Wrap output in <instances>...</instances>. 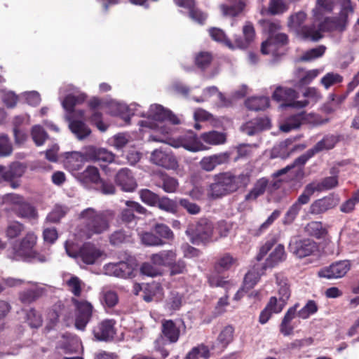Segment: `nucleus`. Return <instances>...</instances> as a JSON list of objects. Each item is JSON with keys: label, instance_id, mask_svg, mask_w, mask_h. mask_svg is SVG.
<instances>
[{"label": "nucleus", "instance_id": "f257e3e1", "mask_svg": "<svg viewBox=\"0 0 359 359\" xmlns=\"http://www.w3.org/2000/svg\"><path fill=\"white\" fill-rule=\"evenodd\" d=\"M118 112L121 115H139L145 117L146 119L140 121V127L148 128L159 132L157 137H165L171 133L172 129L167 126L164 123L168 120L173 124H179L180 120L177 116L166 110L160 104H151L147 112H143L140 110V106L137 103H132L127 105L124 103H118L117 104Z\"/></svg>", "mask_w": 359, "mask_h": 359}, {"label": "nucleus", "instance_id": "f03ea898", "mask_svg": "<svg viewBox=\"0 0 359 359\" xmlns=\"http://www.w3.org/2000/svg\"><path fill=\"white\" fill-rule=\"evenodd\" d=\"M249 182V177L245 174L233 175L229 172L221 173L214 177V182L210 183L206 189L208 199H217L230 193L234 192Z\"/></svg>", "mask_w": 359, "mask_h": 359}, {"label": "nucleus", "instance_id": "7ed1b4c3", "mask_svg": "<svg viewBox=\"0 0 359 359\" xmlns=\"http://www.w3.org/2000/svg\"><path fill=\"white\" fill-rule=\"evenodd\" d=\"M83 222L82 232L86 238H90L94 235L102 234L107 231L110 222L114 218V212L111 210L97 211L88 208L83 210L79 215Z\"/></svg>", "mask_w": 359, "mask_h": 359}, {"label": "nucleus", "instance_id": "20e7f679", "mask_svg": "<svg viewBox=\"0 0 359 359\" xmlns=\"http://www.w3.org/2000/svg\"><path fill=\"white\" fill-rule=\"evenodd\" d=\"M209 34L214 41L222 43L231 50L236 48L241 49L248 48L253 41L255 36L254 27L252 24L249 22H247L243 27L244 38L236 37L234 40V43L231 42L221 29L215 27L211 28L209 29Z\"/></svg>", "mask_w": 359, "mask_h": 359}, {"label": "nucleus", "instance_id": "39448f33", "mask_svg": "<svg viewBox=\"0 0 359 359\" xmlns=\"http://www.w3.org/2000/svg\"><path fill=\"white\" fill-rule=\"evenodd\" d=\"M149 141L166 143L175 148L183 147L186 150L191 152H197L207 149V147L203 144L201 139L192 131L188 132L177 139L171 138L167 135L165 137L150 135Z\"/></svg>", "mask_w": 359, "mask_h": 359}, {"label": "nucleus", "instance_id": "423d86ee", "mask_svg": "<svg viewBox=\"0 0 359 359\" xmlns=\"http://www.w3.org/2000/svg\"><path fill=\"white\" fill-rule=\"evenodd\" d=\"M65 247L67 254L76 259L79 264L81 262L88 265L94 264L104 255L103 251L90 243L83 244L79 251L74 250L73 245L69 244L68 241L65 243Z\"/></svg>", "mask_w": 359, "mask_h": 359}, {"label": "nucleus", "instance_id": "0eeeda50", "mask_svg": "<svg viewBox=\"0 0 359 359\" xmlns=\"http://www.w3.org/2000/svg\"><path fill=\"white\" fill-rule=\"evenodd\" d=\"M213 233L212 224L207 219H201L195 225H190L186 230L192 243L208 241Z\"/></svg>", "mask_w": 359, "mask_h": 359}, {"label": "nucleus", "instance_id": "6e6552de", "mask_svg": "<svg viewBox=\"0 0 359 359\" xmlns=\"http://www.w3.org/2000/svg\"><path fill=\"white\" fill-rule=\"evenodd\" d=\"M299 97V93L294 89L290 88H283L278 86L276 88L273 93L272 97L276 101L285 102V107H292L294 109H302L306 107L309 101L297 100Z\"/></svg>", "mask_w": 359, "mask_h": 359}, {"label": "nucleus", "instance_id": "1a4fd4ad", "mask_svg": "<svg viewBox=\"0 0 359 359\" xmlns=\"http://www.w3.org/2000/svg\"><path fill=\"white\" fill-rule=\"evenodd\" d=\"M72 302L76 307L75 327L83 331L91 318L93 306L87 301H79L75 298H72Z\"/></svg>", "mask_w": 359, "mask_h": 359}, {"label": "nucleus", "instance_id": "9d476101", "mask_svg": "<svg viewBox=\"0 0 359 359\" xmlns=\"http://www.w3.org/2000/svg\"><path fill=\"white\" fill-rule=\"evenodd\" d=\"M317 250L316 243L310 239L294 237L289 243V250L299 258L311 255Z\"/></svg>", "mask_w": 359, "mask_h": 359}, {"label": "nucleus", "instance_id": "9b49d317", "mask_svg": "<svg viewBox=\"0 0 359 359\" xmlns=\"http://www.w3.org/2000/svg\"><path fill=\"white\" fill-rule=\"evenodd\" d=\"M351 269V264L348 260L336 262L328 266L321 269L318 276L327 279H337L344 277Z\"/></svg>", "mask_w": 359, "mask_h": 359}, {"label": "nucleus", "instance_id": "f8f14e48", "mask_svg": "<svg viewBox=\"0 0 359 359\" xmlns=\"http://www.w3.org/2000/svg\"><path fill=\"white\" fill-rule=\"evenodd\" d=\"M85 161L93 162L111 163L115 155L107 149L95 146H87L83 148Z\"/></svg>", "mask_w": 359, "mask_h": 359}, {"label": "nucleus", "instance_id": "ddd939ff", "mask_svg": "<svg viewBox=\"0 0 359 359\" xmlns=\"http://www.w3.org/2000/svg\"><path fill=\"white\" fill-rule=\"evenodd\" d=\"M337 2L340 6V11L339 16L332 20V27L343 31L348 25L349 15L353 13L354 6L351 0H337Z\"/></svg>", "mask_w": 359, "mask_h": 359}, {"label": "nucleus", "instance_id": "4468645a", "mask_svg": "<svg viewBox=\"0 0 359 359\" xmlns=\"http://www.w3.org/2000/svg\"><path fill=\"white\" fill-rule=\"evenodd\" d=\"M116 322L111 319H106L99 323L93 328V334L99 341H110L116 334Z\"/></svg>", "mask_w": 359, "mask_h": 359}, {"label": "nucleus", "instance_id": "2eb2a0df", "mask_svg": "<svg viewBox=\"0 0 359 359\" xmlns=\"http://www.w3.org/2000/svg\"><path fill=\"white\" fill-rule=\"evenodd\" d=\"M104 273L108 276H113L122 278L132 277L134 271L133 264L126 262L109 263L104 267Z\"/></svg>", "mask_w": 359, "mask_h": 359}, {"label": "nucleus", "instance_id": "dca6fc26", "mask_svg": "<svg viewBox=\"0 0 359 359\" xmlns=\"http://www.w3.org/2000/svg\"><path fill=\"white\" fill-rule=\"evenodd\" d=\"M150 161L159 166L167 169H175L178 164L175 157L162 149H157L152 151Z\"/></svg>", "mask_w": 359, "mask_h": 359}, {"label": "nucleus", "instance_id": "f3484780", "mask_svg": "<svg viewBox=\"0 0 359 359\" xmlns=\"http://www.w3.org/2000/svg\"><path fill=\"white\" fill-rule=\"evenodd\" d=\"M339 200L337 197L330 195L316 200L310 206L309 212L313 215L325 213L338 205Z\"/></svg>", "mask_w": 359, "mask_h": 359}, {"label": "nucleus", "instance_id": "a211bd4d", "mask_svg": "<svg viewBox=\"0 0 359 359\" xmlns=\"http://www.w3.org/2000/svg\"><path fill=\"white\" fill-rule=\"evenodd\" d=\"M287 36L283 33H276L269 36L268 39L262 43L261 52L264 55L274 54L278 46L287 43Z\"/></svg>", "mask_w": 359, "mask_h": 359}, {"label": "nucleus", "instance_id": "6ab92c4d", "mask_svg": "<svg viewBox=\"0 0 359 359\" xmlns=\"http://www.w3.org/2000/svg\"><path fill=\"white\" fill-rule=\"evenodd\" d=\"M115 181L124 191H133L137 185L131 171L128 168L121 169L116 175Z\"/></svg>", "mask_w": 359, "mask_h": 359}, {"label": "nucleus", "instance_id": "aec40b11", "mask_svg": "<svg viewBox=\"0 0 359 359\" xmlns=\"http://www.w3.org/2000/svg\"><path fill=\"white\" fill-rule=\"evenodd\" d=\"M318 20L315 18L314 22L310 25H304L299 31L297 36L311 41H318L323 38V25L321 23L316 24Z\"/></svg>", "mask_w": 359, "mask_h": 359}, {"label": "nucleus", "instance_id": "412c9836", "mask_svg": "<svg viewBox=\"0 0 359 359\" xmlns=\"http://www.w3.org/2000/svg\"><path fill=\"white\" fill-rule=\"evenodd\" d=\"M270 128V120L267 117L255 118L245 123L241 128V130L248 135H254L256 133Z\"/></svg>", "mask_w": 359, "mask_h": 359}, {"label": "nucleus", "instance_id": "4be33fe9", "mask_svg": "<svg viewBox=\"0 0 359 359\" xmlns=\"http://www.w3.org/2000/svg\"><path fill=\"white\" fill-rule=\"evenodd\" d=\"M228 158L229 156L226 153L205 156L199 161V166L205 172H211L217 165L224 163Z\"/></svg>", "mask_w": 359, "mask_h": 359}, {"label": "nucleus", "instance_id": "5701e85b", "mask_svg": "<svg viewBox=\"0 0 359 359\" xmlns=\"http://www.w3.org/2000/svg\"><path fill=\"white\" fill-rule=\"evenodd\" d=\"M177 252L175 250H162L151 255V262L156 266H169L176 260Z\"/></svg>", "mask_w": 359, "mask_h": 359}, {"label": "nucleus", "instance_id": "b1692460", "mask_svg": "<svg viewBox=\"0 0 359 359\" xmlns=\"http://www.w3.org/2000/svg\"><path fill=\"white\" fill-rule=\"evenodd\" d=\"M127 206L124 208L121 215L120 219L122 222L126 224H130L135 219L134 212L144 214L146 212V209L137 202L128 201L126 202Z\"/></svg>", "mask_w": 359, "mask_h": 359}, {"label": "nucleus", "instance_id": "393cba45", "mask_svg": "<svg viewBox=\"0 0 359 359\" xmlns=\"http://www.w3.org/2000/svg\"><path fill=\"white\" fill-rule=\"evenodd\" d=\"M298 307L299 304L297 303L293 306L289 308L282 320L280 325V332L284 336H289L293 332L294 326L292 325V320L297 315V309Z\"/></svg>", "mask_w": 359, "mask_h": 359}, {"label": "nucleus", "instance_id": "a878e982", "mask_svg": "<svg viewBox=\"0 0 359 359\" xmlns=\"http://www.w3.org/2000/svg\"><path fill=\"white\" fill-rule=\"evenodd\" d=\"M176 5L189 10V17L199 24H203L207 18V15L201 11L194 8V0H174Z\"/></svg>", "mask_w": 359, "mask_h": 359}, {"label": "nucleus", "instance_id": "bb28decb", "mask_svg": "<svg viewBox=\"0 0 359 359\" xmlns=\"http://www.w3.org/2000/svg\"><path fill=\"white\" fill-rule=\"evenodd\" d=\"M162 334L170 343H176L180 337V327L172 320H165L162 323Z\"/></svg>", "mask_w": 359, "mask_h": 359}, {"label": "nucleus", "instance_id": "cd10ccee", "mask_svg": "<svg viewBox=\"0 0 359 359\" xmlns=\"http://www.w3.org/2000/svg\"><path fill=\"white\" fill-rule=\"evenodd\" d=\"M45 293V288L36 285L35 283L32 284V286L20 294V299L23 303H31Z\"/></svg>", "mask_w": 359, "mask_h": 359}, {"label": "nucleus", "instance_id": "c85d7f7f", "mask_svg": "<svg viewBox=\"0 0 359 359\" xmlns=\"http://www.w3.org/2000/svg\"><path fill=\"white\" fill-rule=\"evenodd\" d=\"M25 171V167L19 162L12 163L8 167L4 166L6 182H11L21 177Z\"/></svg>", "mask_w": 359, "mask_h": 359}, {"label": "nucleus", "instance_id": "c756f323", "mask_svg": "<svg viewBox=\"0 0 359 359\" xmlns=\"http://www.w3.org/2000/svg\"><path fill=\"white\" fill-rule=\"evenodd\" d=\"M200 139L203 144L205 143L209 145H219L222 144L226 142V137L224 133L211 130L202 133L200 136Z\"/></svg>", "mask_w": 359, "mask_h": 359}, {"label": "nucleus", "instance_id": "7c9ffc66", "mask_svg": "<svg viewBox=\"0 0 359 359\" xmlns=\"http://www.w3.org/2000/svg\"><path fill=\"white\" fill-rule=\"evenodd\" d=\"M306 18L307 15L305 12L302 11H298L289 16L287 20V26L290 29L294 32L297 36V34L299 33V31L303 27V23L306 20Z\"/></svg>", "mask_w": 359, "mask_h": 359}, {"label": "nucleus", "instance_id": "2f4dec72", "mask_svg": "<svg viewBox=\"0 0 359 359\" xmlns=\"http://www.w3.org/2000/svg\"><path fill=\"white\" fill-rule=\"evenodd\" d=\"M36 238L34 233H27L20 243L18 253L20 256H29L36 243Z\"/></svg>", "mask_w": 359, "mask_h": 359}, {"label": "nucleus", "instance_id": "473e14b6", "mask_svg": "<svg viewBox=\"0 0 359 359\" xmlns=\"http://www.w3.org/2000/svg\"><path fill=\"white\" fill-rule=\"evenodd\" d=\"M286 258V253L283 245L278 244L269 254L266 259V267H273Z\"/></svg>", "mask_w": 359, "mask_h": 359}, {"label": "nucleus", "instance_id": "72a5a7b5", "mask_svg": "<svg viewBox=\"0 0 359 359\" xmlns=\"http://www.w3.org/2000/svg\"><path fill=\"white\" fill-rule=\"evenodd\" d=\"M311 184L318 192L330 190L338 186V176L337 175H334L326 177L319 182H312Z\"/></svg>", "mask_w": 359, "mask_h": 359}, {"label": "nucleus", "instance_id": "f704fd0d", "mask_svg": "<svg viewBox=\"0 0 359 359\" xmlns=\"http://www.w3.org/2000/svg\"><path fill=\"white\" fill-rule=\"evenodd\" d=\"M304 112L292 115L287 117L283 123L280 125L281 131L288 133L292 130L297 129L303 123Z\"/></svg>", "mask_w": 359, "mask_h": 359}, {"label": "nucleus", "instance_id": "c9c22d12", "mask_svg": "<svg viewBox=\"0 0 359 359\" xmlns=\"http://www.w3.org/2000/svg\"><path fill=\"white\" fill-rule=\"evenodd\" d=\"M85 160L83 149L81 152H72L66 157L65 165L69 170H78L81 168L83 161Z\"/></svg>", "mask_w": 359, "mask_h": 359}, {"label": "nucleus", "instance_id": "e433bc0d", "mask_svg": "<svg viewBox=\"0 0 359 359\" xmlns=\"http://www.w3.org/2000/svg\"><path fill=\"white\" fill-rule=\"evenodd\" d=\"M334 8L333 0H316V4L312 13L316 20H320L324 13L332 11Z\"/></svg>", "mask_w": 359, "mask_h": 359}, {"label": "nucleus", "instance_id": "4c0bfd02", "mask_svg": "<svg viewBox=\"0 0 359 359\" xmlns=\"http://www.w3.org/2000/svg\"><path fill=\"white\" fill-rule=\"evenodd\" d=\"M245 3L243 0H229V5H222V12L225 16H236L244 8Z\"/></svg>", "mask_w": 359, "mask_h": 359}, {"label": "nucleus", "instance_id": "58836bf2", "mask_svg": "<svg viewBox=\"0 0 359 359\" xmlns=\"http://www.w3.org/2000/svg\"><path fill=\"white\" fill-rule=\"evenodd\" d=\"M78 179L86 185L89 183H96L100 179L98 169L95 166H88L83 172L79 175Z\"/></svg>", "mask_w": 359, "mask_h": 359}, {"label": "nucleus", "instance_id": "ea45409f", "mask_svg": "<svg viewBox=\"0 0 359 359\" xmlns=\"http://www.w3.org/2000/svg\"><path fill=\"white\" fill-rule=\"evenodd\" d=\"M69 127L71 131L76 136L79 140H83L88 137L91 131L90 128L80 121H70Z\"/></svg>", "mask_w": 359, "mask_h": 359}, {"label": "nucleus", "instance_id": "a19ab883", "mask_svg": "<svg viewBox=\"0 0 359 359\" xmlns=\"http://www.w3.org/2000/svg\"><path fill=\"white\" fill-rule=\"evenodd\" d=\"M234 328L231 325L224 327L219 334L217 339V344L222 350L226 348V346L233 339Z\"/></svg>", "mask_w": 359, "mask_h": 359}, {"label": "nucleus", "instance_id": "79ce46f5", "mask_svg": "<svg viewBox=\"0 0 359 359\" xmlns=\"http://www.w3.org/2000/svg\"><path fill=\"white\" fill-rule=\"evenodd\" d=\"M267 185V180L264 178L259 179L255 183L252 189L245 196V201H255L259 196L264 194Z\"/></svg>", "mask_w": 359, "mask_h": 359}, {"label": "nucleus", "instance_id": "37998d69", "mask_svg": "<svg viewBox=\"0 0 359 359\" xmlns=\"http://www.w3.org/2000/svg\"><path fill=\"white\" fill-rule=\"evenodd\" d=\"M245 105L250 110H264L269 106V99L264 96L252 97L245 101Z\"/></svg>", "mask_w": 359, "mask_h": 359}, {"label": "nucleus", "instance_id": "c03bdc74", "mask_svg": "<svg viewBox=\"0 0 359 359\" xmlns=\"http://www.w3.org/2000/svg\"><path fill=\"white\" fill-rule=\"evenodd\" d=\"M23 199V197L20 195L8 194L2 197V204L6 205V210L7 211L14 212Z\"/></svg>", "mask_w": 359, "mask_h": 359}, {"label": "nucleus", "instance_id": "a18cd8bd", "mask_svg": "<svg viewBox=\"0 0 359 359\" xmlns=\"http://www.w3.org/2000/svg\"><path fill=\"white\" fill-rule=\"evenodd\" d=\"M320 71L319 69H311L305 71L302 69H298L296 71V75L299 78V86H304L310 83L313 79L318 76Z\"/></svg>", "mask_w": 359, "mask_h": 359}, {"label": "nucleus", "instance_id": "49530a36", "mask_svg": "<svg viewBox=\"0 0 359 359\" xmlns=\"http://www.w3.org/2000/svg\"><path fill=\"white\" fill-rule=\"evenodd\" d=\"M100 300L104 305L111 308L118 303V298L115 291L105 287L102 290Z\"/></svg>", "mask_w": 359, "mask_h": 359}, {"label": "nucleus", "instance_id": "de8ad7c7", "mask_svg": "<svg viewBox=\"0 0 359 359\" xmlns=\"http://www.w3.org/2000/svg\"><path fill=\"white\" fill-rule=\"evenodd\" d=\"M14 213L20 217L25 218H32L37 217V213L35 209L27 203L24 199L18 208L15 210Z\"/></svg>", "mask_w": 359, "mask_h": 359}, {"label": "nucleus", "instance_id": "09e8293b", "mask_svg": "<svg viewBox=\"0 0 359 359\" xmlns=\"http://www.w3.org/2000/svg\"><path fill=\"white\" fill-rule=\"evenodd\" d=\"M337 142V139L334 135H326L323 140L318 142L312 148L314 152L318 153L323 150H328L332 149Z\"/></svg>", "mask_w": 359, "mask_h": 359}, {"label": "nucleus", "instance_id": "8fccbe9b", "mask_svg": "<svg viewBox=\"0 0 359 359\" xmlns=\"http://www.w3.org/2000/svg\"><path fill=\"white\" fill-rule=\"evenodd\" d=\"M86 95L83 93L79 94L78 96H74L69 94L62 101V104L64 109L68 111H72L75 105L83 102L86 100Z\"/></svg>", "mask_w": 359, "mask_h": 359}, {"label": "nucleus", "instance_id": "3c124183", "mask_svg": "<svg viewBox=\"0 0 359 359\" xmlns=\"http://www.w3.org/2000/svg\"><path fill=\"white\" fill-rule=\"evenodd\" d=\"M343 81V76L338 73L328 72L320 79V83L328 90L331 86L339 84Z\"/></svg>", "mask_w": 359, "mask_h": 359}, {"label": "nucleus", "instance_id": "603ef678", "mask_svg": "<svg viewBox=\"0 0 359 359\" xmlns=\"http://www.w3.org/2000/svg\"><path fill=\"white\" fill-rule=\"evenodd\" d=\"M142 243L147 246H161L165 242L151 232H143L140 234Z\"/></svg>", "mask_w": 359, "mask_h": 359}, {"label": "nucleus", "instance_id": "864d4df0", "mask_svg": "<svg viewBox=\"0 0 359 359\" xmlns=\"http://www.w3.org/2000/svg\"><path fill=\"white\" fill-rule=\"evenodd\" d=\"M278 284V294L280 299L286 303L290 297V290L287 284V280L279 276L276 277Z\"/></svg>", "mask_w": 359, "mask_h": 359}, {"label": "nucleus", "instance_id": "5fc2aeb1", "mask_svg": "<svg viewBox=\"0 0 359 359\" xmlns=\"http://www.w3.org/2000/svg\"><path fill=\"white\" fill-rule=\"evenodd\" d=\"M31 135L36 146H41L48 138V135L44 129L39 125L32 127Z\"/></svg>", "mask_w": 359, "mask_h": 359}, {"label": "nucleus", "instance_id": "6e6d98bb", "mask_svg": "<svg viewBox=\"0 0 359 359\" xmlns=\"http://www.w3.org/2000/svg\"><path fill=\"white\" fill-rule=\"evenodd\" d=\"M289 8L285 0H270L269 11L272 15H280L286 12Z\"/></svg>", "mask_w": 359, "mask_h": 359}, {"label": "nucleus", "instance_id": "4d7b16f0", "mask_svg": "<svg viewBox=\"0 0 359 359\" xmlns=\"http://www.w3.org/2000/svg\"><path fill=\"white\" fill-rule=\"evenodd\" d=\"M66 284L69 290L74 294V295L76 297L81 295L83 283L79 278L76 276H71L70 278L66 280Z\"/></svg>", "mask_w": 359, "mask_h": 359}, {"label": "nucleus", "instance_id": "13d9d810", "mask_svg": "<svg viewBox=\"0 0 359 359\" xmlns=\"http://www.w3.org/2000/svg\"><path fill=\"white\" fill-rule=\"evenodd\" d=\"M326 50V47L320 45L316 48L306 51L301 57L302 61H311L321 57Z\"/></svg>", "mask_w": 359, "mask_h": 359}, {"label": "nucleus", "instance_id": "bf43d9fd", "mask_svg": "<svg viewBox=\"0 0 359 359\" xmlns=\"http://www.w3.org/2000/svg\"><path fill=\"white\" fill-rule=\"evenodd\" d=\"M281 212L278 210H274L270 216L255 231V236H260L265 232L272 224L280 217Z\"/></svg>", "mask_w": 359, "mask_h": 359}, {"label": "nucleus", "instance_id": "052dcab7", "mask_svg": "<svg viewBox=\"0 0 359 359\" xmlns=\"http://www.w3.org/2000/svg\"><path fill=\"white\" fill-rule=\"evenodd\" d=\"M24 231L22 224L17 221L10 222L6 229V235L9 238H14L18 236Z\"/></svg>", "mask_w": 359, "mask_h": 359}, {"label": "nucleus", "instance_id": "680f3d73", "mask_svg": "<svg viewBox=\"0 0 359 359\" xmlns=\"http://www.w3.org/2000/svg\"><path fill=\"white\" fill-rule=\"evenodd\" d=\"M178 186V181L175 178L166 175L163 176L161 184L159 185L167 193L175 192Z\"/></svg>", "mask_w": 359, "mask_h": 359}, {"label": "nucleus", "instance_id": "e2e57ef3", "mask_svg": "<svg viewBox=\"0 0 359 359\" xmlns=\"http://www.w3.org/2000/svg\"><path fill=\"white\" fill-rule=\"evenodd\" d=\"M68 211V208L65 206L55 205L53 210L48 215L46 221L50 222H57L63 217Z\"/></svg>", "mask_w": 359, "mask_h": 359}, {"label": "nucleus", "instance_id": "0e129e2a", "mask_svg": "<svg viewBox=\"0 0 359 359\" xmlns=\"http://www.w3.org/2000/svg\"><path fill=\"white\" fill-rule=\"evenodd\" d=\"M318 311V306L316 303L313 300H309L307 302L306 305L300 309L298 313H297V316L302 318L306 319L311 315L314 314Z\"/></svg>", "mask_w": 359, "mask_h": 359}, {"label": "nucleus", "instance_id": "69168bd1", "mask_svg": "<svg viewBox=\"0 0 359 359\" xmlns=\"http://www.w3.org/2000/svg\"><path fill=\"white\" fill-rule=\"evenodd\" d=\"M140 196L142 202L150 205H156L158 201V196L149 189H142Z\"/></svg>", "mask_w": 359, "mask_h": 359}, {"label": "nucleus", "instance_id": "338daca9", "mask_svg": "<svg viewBox=\"0 0 359 359\" xmlns=\"http://www.w3.org/2000/svg\"><path fill=\"white\" fill-rule=\"evenodd\" d=\"M261 275L256 269L248 271L244 278V288L247 290L252 288L259 281Z\"/></svg>", "mask_w": 359, "mask_h": 359}, {"label": "nucleus", "instance_id": "774afa93", "mask_svg": "<svg viewBox=\"0 0 359 359\" xmlns=\"http://www.w3.org/2000/svg\"><path fill=\"white\" fill-rule=\"evenodd\" d=\"M130 141V136L126 133H118L110 140V144L116 149H121Z\"/></svg>", "mask_w": 359, "mask_h": 359}]
</instances>
